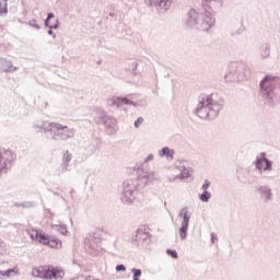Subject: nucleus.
Segmentation results:
<instances>
[{"instance_id":"nucleus-1","label":"nucleus","mask_w":280,"mask_h":280,"mask_svg":"<svg viewBox=\"0 0 280 280\" xmlns=\"http://www.w3.org/2000/svg\"><path fill=\"white\" fill-rule=\"evenodd\" d=\"M213 5H215V0H203V13H198L196 10L191 9L185 20L186 26L190 30H198L199 32H209V30L215 25V19L213 18V11L211 9Z\"/></svg>"},{"instance_id":"nucleus-2","label":"nucleus","mask_w":280,"mask_h":280,"mask_svg":"<svg viewBox=\"0 0 280 280\" xmlns=\"http://www.w3.org/2000/svg\"><path fill=\"white\" fill-rule=\"evenodd\" d=\"M260 97L269 108H275L280 104V78L267 74L259 83Z\"/></svg>"},{"instance_id":"nucleus-3","label":"nucleus","mask_w":280,"mask_h":280,"mask_svg":"<svg viewBox=\"0 0 280 280\" xmlns=\"http://www.w3.org/2000/svg\"><path fill=\"white\" fill-rule=\"evenodd\" d=\"M154 180V173L142 171L137 178L127 179L122 183L121 201L125 205H132L137 198V189H143Z\"/></svg>"},{"instance_id":"nucleus-4","label":"nucleus","mask_w":280,"mask_h":280,"mask_svg":"<svg viewBox=\"0 0 280 280\" xmlns=\"http://www.w3.org/2000/svg\"><path fill=\"white\" fill-rule=\"evenodd\" d=\"M222 110V101L218 100L217 94L201 95L198 98L195 114L200 119L213 120Z\"/></svg>"},{"instance_id":"nucleus-5","label":"nucleus","mask_w":280,"mask_h":280,"mask_svg":"<svg viewBox=\"0 0 280 280\" xmlns=\"http://www.w3.org/2000/svg\"><path fill=\"white\" fill-rule=\"evenodd\" d=\"M38 128H42L52 141H67V139L75 137V129L63 126L60 122L43 121L38 125Z\"/></svg>"},{"instance_id":"nucleus-6","label":"nucleus","mask_w":280,"mask_h":280,"mask_svg":"<svg viewBox=\"0 0 280 280\" xmlns=\"http://www.w3.org/2000/svg\"><path fill=\"white\" fill-rule=\"evenodd\" d=\"M248 78H250V68L246 63L234 61L229 65V70L225 74L228 82L248 80Z\"/></svg>"},{"instance_id":"nucleus-7","label":"nucleus","mask_w":280,"mask_h":280,"mask_svg":"<svg viewBox=\"0 0 280 280\" xmlns=\"http://www.w3.org/2000/svg\"><path fill=\"white\" fill-rule=\"evenodd\" d=\"M32 276L36 277L37 279L58 280L65 277V272L51 266H39V267L33 268Z\"/></svg>"},{"instance_id":"nucleus-8","label":"nucleus","mask_w":280,"mask_h":280,"mask_svg":"<svg viewBox=\"0 0 280 280\" xmlns=\"http://www.w3.org/2000/svg\"><path fill=\"white\" fill-rule=\"evenodd\" d=\"M254 165L262 178H267V180L275 178L273 175H270L272 172V161L266 158V152H261L260 156L256 158Z\"/></svg>"},{"instance_id":"nucleus-9","label":"nucleus","mask_w":280,"mask_h":280,"mask_svg":"<svg viewBox=\"0 0 280 280\" xmlns=\"http://www.w3.org/2000/svg\"><path fill=\"white\" fill-rule=\"evenodd\" d=\"M31 240H36L39 244H44V246H50V248H60L62 246V241L56 238V236H47L45 232L33 230L30 233Z\"/></svg>"},{"instance_id":"nucleus-10","label":"nucleus","mask_w":280,"mask_h":280,"mask_svg":"<svg viewBox=\"0 0 280 280\" xmlns=\"http://www.w3.org/2000/svg\"><path fill=\"white\" fill-rule=\"evenodd\" d=\"M16 161V154L11 150H1L0 151V176L2 174H8L12 164Z\"/></svg>"},{"instance_id":"nucleus-11","label":"nucleus","mask_w":280,"mask_h":280,"mask_svg":"<svg viewBox=\"0 0 280 280\" xmlns=\"http://www.w3.org/2000/svg\"><path fill=\"white\" fill-rule=\"evenodd\" d=\"M179 218H183L182 225L179 228V237L180 240H187L189 220H191V212H189V208L184 207L179 212Z\"/></svg>"},{"instance_id":"nucleus-12","label":"nucleus","mask_w":280,"mask_h":280,"mask_svg":"<svg viewBox=\"0 0 280 280\" xmlns=\"http://www.w3.org/2000/svg\"><path fill=\"white\" fill-rule=\"evenodd\" d=\"M149 8H155L159 14H165L172 8V0H145Z\"/></svg>"},{"instance_id":"nucleus-13","label":"nucleus","mask_w":280,"mask_h":280,"mask_svg":"<svg viewBox=\"0 0 280 280\" xmlns=\"http://www.w3.org/2000/svg\"><path fill=\"white\" fill-rule=\"evenodd\" d=\"M73 160V154L67 150L62 155V162L60 166L56 170L58 176H62V174H67V172H71V161Z\"/></svg>"},{"instance_id":"nucleus-14","label":"nucleus","mask_w":280,"mask_h":280,"mask_svg":"<svg viewBox=\"0 0 280 280\" xmlns=\"http://www.w3.org/2000/svg\"><path fill=\"white\" fill-rule=\"evenodd\" d=\"M97 124H104L105 128L108 130H117V119L115 117L106 115L105 112H101L98 118H96Z\"/></svg>"},{"instance_id":"nucleus-15","label":"nucleus","mask_w":280,"mask_h":280,"mask_svg":"<svg viewBox=\"0 0 280 280\" xmlns=\"http://www.w3.org/2000/svg\"><path fill=\"white\" fill-rule=\"evenodd\" d=\"M256 192L260 196V200L267 203L272 202L273 194L272 188L269 185H258L256 187Z\"/></svg>"},{"instance_id":"nucleus-16","label":"nucleus","mask_w":280,"mask_h":280,"mask_svg":"<svg viewBox=\"0 0 280 280\" xmlns=\"http://www.w3.org/2000/svg\"><path fill=\"white\" fill-rule=\"evenodd\" d=\"M151 237L152 234L150 232H145V229H138L136 232L137 242H139L144 248H148Z\"/></svg>"},{"instance_id":"nucleus-17","label":"nucleus","mask_w":280,"mask_h":280,"mask_svg":"<svg viewBox=\"0 0 280 280\" xmlns=\"http://www.w3.org/2000/svg\"><path fill=\"white\" fill-rule=\"evenodd\" d=\"M271 49H272V46L270 43L268 42L261 43L258 48V56L260 60H268V58H270Z\"/></svg>"},{"instance_id":"nucleus-18","label":"nucleus","mask_w":280,"mask_h":280,"mask_svg":"<svg viewBox=\"0 0 280 280\" xmlns=\"http://www.w3.org/2000/svg\"><path fill=\"white\" fill-rule=\"evenodd\" d=\"M19 68L12 65V61H9L5 58H0V71L4 73H14Z\"/></svg>"},{"instance_id":"nucleus-19","label":"nucleus","mask_w":280,"mask_h":280,"mask_svg":"<svg viewBox=\"0 0 280 280\" xmlns=\"http://www.w3.org/2000/svg\"><path fill=\"white\" fill-rule=\"evenodd\" d=\"M159 156L163 159V156H166L170 161L174 159V150L170 149V147H164L162 150L159 151Z\"/></svg>"},{"instance_id":"nucleus-20","label":"nucleus","mask_w":280,"mask_h":280,"mask_svg":"<svg viewBox=\"0 0 280 280\" xmlns=\"http://www.w3.org/2000/svg\"><path fill=\"white\" fill-rule=\"evenodd\" d=\"M108 105L109 106H117V108H119V106H124V97H112L108 100Z\"/></svg>"},{"instance_id":"nucleus-21","label":"nucleus","mask_w":280,"mask_h":280,"mask_svg":"<svg viewBox=\"0 0 280 280\" xmlns=\"http://www.w3.org/2000/svg\"><path fill=\"white\" fill-rule=\"evenodd\" d=\"M14 207H22V209H34L36 207V202L34 201H24L14 203Z\"/></svg>"},{"instance_id":"nucleus-22","label":"nucleus","mask_w":280,"mask_h":280,"mask_svg":"<svg viewBox=\"0 0 280 280\" xmlns=\"http://www.w3.org/2000/svg\"><path fill=\"white\" fill-rule=\"evenodd\" d=\"M16 272H19L16 268L7 269L5 271L0 270V275L2 277H7V279H10V277H16Z\"/></svg>"},{"instance_id":"nucleus-23","label":"nucleus","mask_w":280,"mask_h":280,"mask_svg":"<svg viewBox=\"0 0 280 280\" xmlns=\"http://www.w3.org/2000/svg\"><path fill=\"white\" fill-rule=\"evenodd\" d=\"M199 200H201V202H209V200H211V192H209V190H203L199 196Z\"/></svg>"},{"instance_id":"nucleus-24","label":"nucleus","mask_w":280,"mask_h":280,"mask_svg":"<svg viewBox=\"0 0 280 280\" xmlns=\"http://www.w3.org/2000/svg\"><path fill=\"white\" fill-rule=\"evenodd\" d=\"M52 229L56 230L61 235H67V233H69V231L67 230V225H65V224L63 225H55Z\"/></svg>"},{"instance_id":"nucleus-25","label":"nucleus","mask_w":280,"mask_h":280,"mask_svg":"<svg viewBox=\"0 0 280 280\" xmlns=\"http://www.w3.org/2000/svg\"><path fill=\"white\" fill-rule=\"evenodd\" d=\"M0 14H8V0L0 2Z\"/></svg>"},{"instance_id":"nucleus-26","label":"nucleus","mask_w":280,"mask_h":280,"mask_svg":"<svg viewBox=\"0 0 280 280\" xmlns=\"http://www.w3.org/2000/svg\"><path fill=\"white\" fill-rule=\"evenodd\" d=\"M85 246H86V248H92L93 250H95L97 248V245H95V240H93V238H88L85 241Z\"/></svg>"},{"instance_id":"nucleus-27","label":"nucleus","mask_w":280,"mask_h":280,"mask_svg":"<svg viewBox=\"0 0 280 280\" xmlns=\"http://www.w3.org/2000/svg\"><path fill=\"white\" fill-rule=\"evenodd\" d=\"M131 272H132V278H136V279H139V277L143 275V271H141V269H138V268H132Z\"/></svg>"},{"instance_id":"nucleus-28","label":"nucleus","mask_w":280,"mask_h":280,"mask_svg":"<svg viewBox=\"0 0 280 280\" xmlns=\"http://www.w3.org/2000/svg\"><path fill=\"white\" fill-rule=\"evenodd\" d=\"M166 253L172 257L173 259H178V252L175 249H166Z\"/></svg>"},{"instance_id":"nucleus-29","label":"nucleus","mask_w":280,"mask_h":280,"mask_svg":"<svg viewBox=\"0 0 280 280\" xmlns=\"http://www.w3.org/2000/svg\"><path fill=\"white\" fill-rule=\"evenodd\" d=\"M126 105V106H137V103L128 100L127 97H122V105Z\"/></svg>"},{"instance_id":"nucleus-30","label":"nucleus","mask_w":280,"mask_h":280,"mask_svg":"<svg viewBox=\"0 0 280 280\" xmlns=\"http://www.w3.org/2000/svg\"><path fill=\"white\" fill-rule=\"evenodd\" d=\"M28 25H30L31 27H34L35 30H40V25H38V22H36V20H31V21L28 22Z\"/></svg>"},{"instance_id":"nucleus-31","label":"nucleus","mask_w":280,"mask_h":280,"mask_svg":"<svg viewBox=\"0 0 280 280\" xmlns=\"http://www.w3.org/2000/svg\"><path fill=\"white\" fill-rule=\"evenodd\" d=\"M54 13H48L47 18L45 20V27H49V21H51V19H54Z\"/></svg>"},{"instance_id":"nucleus-32","label":"nucleus","mask_w":280,"mask_h":280,"mask_svg":"<svg viewBox=\"0 0 280 280\" xmlns=\"http://www.w3.org/2000/svg\"><path fill=\"white\" fill-rule=\"evenodd\" d=\"M209 187H211V182L209 179H206L203 185L201 186V189L203 191H207V189H209Z\"/></svg>"},{"instance_id":"nucleus-33","label":"nucleus","mask_w":280,"mask_h":280,"mask_svg":"<svg viewBox=\"0 0 280 280\" xmlns=\"http://www.w3.org/2000/svg\"><path fill=\"white\" fill-rule=\"evenodd\" d=\"M141 124H143V117H138L135 121V128H141Z\"/></svg>"},{"instance_id":"nucleus-34","label":"nucleus","mask_w":280,"mask_h":280,"mask_svg":"<svg viewBox=\"0 0 280 280\" xmlns=\"http://www.w3.org/2000/svg\"><path fill=\"white\" fill-rule=\"evenodd\" d=\"M116 272H126V265H117Z\"/></svg>"},{"instance_id":"nucleus-35","label":"nucleus","mask_w":280,"mask_h":280,"mask_svg":"<svg viewBox=\"0 0 280 280\" xmlns=\"http://www.w3.org/2000/svg\"><path fill=\"white\" fill-rule=\"evenodd\" d=\"M149 161H154V154H149V155L144 159V163H149Z\"/></svg>"},{"instance_id":"nucleus-36","label":"nucleus","mask_w":280,"mask_h":280,"mask_svg":"<svg viewBox=\"0 0 280 280\" xmlns=\"http://www.w3.org/2000/svg\"><path fill=\"white\" fill-rule=\"evenodd\" d=\"M137 67H139V62L132 61L131 67L129 69H132V71H136Z\"/></svg>"},{"instance_id":"nucleus-37","label":"nucleus","mask_w":280,"mask_h":280,"mask_svg":"<svg viewBox=\"0 0 280 280\" xmlns=\"http://www.w3.org/2000/svg\"><path fill=\"white\" fill-rule=\"evenodd\" d=\"M189 176V171H186L185 173H182L178 175V178H187Z\"/></svg>"},{"instance_id":"nucleus-38","label":"nucleus","mask_w":280,"mask_h":280,"mask_svg":"<svg viewBox=\"0 0 280 280\" xmlns=\"http://www.w3.org/2000/svg\"><path fill=\"white\" fill-rule=\"evenodd\" d=\"M211 244H215V240H218V235L215 233H211Z\"/></svg>"},{"instance_id":"nucleus-39","label":"nucleus","mask_w":280,"mask_h":280,"mask_svg":"<svg viewBox=\"0 0 280 280\" xmlns=\"http://www.w3.org/2000/svg\"><path fill=\"white\" fill-rule=\"evenodd\" d=\"M48 35L52 36V38H56V34H54V28L48 30Z\"/></svg>"},{"instance_id":"nucleus-40","label":"nucleus","mask_w":280,"mask_h":280,"mask_svg":"<svg viewBox=\"0 0 280 280\" xmlns=\"http://www.w3.org/2000/svg\"><path fill=\"white\" fill-rule=\"evenodd\" d=\"M49 30H58V24L49 25Z\"/></svg>"},{"instance_id":"nucleus-41","label":"nucleus","mask_w":280,"mask_h":280,"mask_svg":"<svg viewBox=\"0 0 280 280\" xmlns=\"http://www.w3.org/2000/svg\"><path fill=\"white\" fill-rule=\"evenodd\" d=\"M133 280H139V278H132Z\"/></svg>"}]
</instances>
